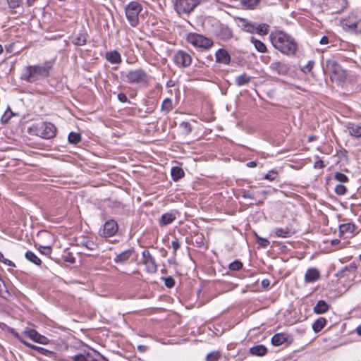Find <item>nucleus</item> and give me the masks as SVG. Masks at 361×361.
<instances>
[{
	"mask_svg": "<svg viewBox=\"0 0 361 361\" xmlns=\"http://www.w3.org/2000/svg\"><path fill=\"white\" fill-rule=\"evenodd\" d=\"M269 39L273 47L284 55L293 56L298 51V46L295 39L284 31L271 32Z\"/></svg>",
	"mask_w": 361,
	"mask_h": 361,
	"instance_id": "1",
	"label": "nucleus"
},
{
	"mask_svg": "<svg viewBox=\"0 0 361 361\" xmlns=\"http://www.w3.org/2000/svg\"><path fill=\"white\" fill-rule=\"evenodd\" d=\"M53 67L51 61H47L42 66L34 65L24 68L20 78L27 82H35L39 80L44 79L49 75L50 71Z\"/></svg>",
	"mask_w": 361,
	"mask_h": 361,
	"instance_id": "2",
	"label": "nucleus"
},
{
	"mask_svg": "<svg viewBox=\"0 0 361 361\" xmlns=\"http://www.w3.org/2000/svg\"><path fill=\"white\" fill-rule=\"evenodd\" d=\"M56 127L50 122L34 123L27 128L29 135L39 136L47 140L54 138L56 135Z\"/></svg>",
	"mask_w": 361,
	"mask_h": 361,
	"instance_id": "3",
	"label": "nucleus"
},
{
	"mask_svg": "<svg viewBox=\"0 0 361 361\" xmlns=\"http://www.w3.org/2000/svg\"><path fill=\"white\" fill-rule=\"evenodd\" d=\"M121 79L129 84H140L147 82L148 75L142 68L132 69L121 73Z\"/></svg>",
	"mask_w": 361,
	"mask_h": 361,
	"instance_id": "4",
	"label": "nucleus"
},
{
	"mask_svg": "<svg viewBox=\"0 0 361 361\" xmlns=\"http://www.w3.org/2000/svg\"><path fill=\"white\" fill-rule=\"evenodd\" d=\"M326 72L329 74L332 81L341 82L346 77L345 71L334 59H328L326 61Z\"/></svg>",
	"mask_w": 361,
	"mask_h": 361,
	"instance_id": "5",
	"label": "nucleus"
},
{
	"mask_svg": "<svg viewBox=\"0 0 361 361\" xmlns=\"http://www.w3.org/2000/svg\"><path fill=\"white\" fill-rule=\"evenodd\" d=\"M186 39L188 43L195 47L204 50L210 49L214 45V42L211 39L195 32L189 33Z\"/></svg>",
	"mask_w": 361,
	"mask_h": 361,
	"instance_id": "6",
	"label": "nucleus"
},
{
	"mask_svg": "<svg viewBox=\"0 0 361 361\" xmlns=\"http://www.w3.org/2000/svg\"><path fill=\"white\" fill-rule=\"evenodd\" d=\"M142 10L141 4L137 1H131L126 7V16L132 27H136L138 25L139 14Z\"/></svg>",
	"mask_w": 361,
	"mask_h": 361,
	"instance_id": "7",
	"label": "nucleus"
},
{
	"mask_svg": "<svg viewBox=\"0 0 361 361\" xmlns=\"http://www.w3.org/2000/svg\"><path fill=\"white\" fill-rule=\"evenodd\" d=\"M200 3V0H176L175 8L178 13H190Z\"/></svg>",
	"mask_w": 361,
	"mask_h": 361,
	"instance_id": "8",
	"label": "nucleus"
},
{
	"mask_svg": "<svg viewBox=\"0 0 361 361\" xmlns=\"http://www.w3.org/2000/svg\"><path fill=\"white\" fill-rule=\"evenodd\" d=\"M342 24L346 31L361 34V18H357L354 16H348L343 20Z\"/></svg>",
	"mask_w": 361,
	"mask_h": 361,
	"instance_id": "9",
	"label": "nucleus"
},
{
	"mask_svg": "<svg viewBox=\"0 0 361 361\" xmlns=\"http://www.w3.org/2000/svg\"><path fill=\"white\" fill-rule=\"evenodd\" d=\"M142 262L146 267L148 273L154 274L157 271L158 265L155 258L151 255L148 250H144L142 252Z\"/></svg>",
	"mask_w": 361,
	"mask_h": 361,
	"instance_id": "10",
	"label": "nucleus"
},
{
	"mask_svg": "<svg viewBox=\"0 0 361 361\" xmlns=\"http://www.w3.org/2000/svg\"><path fill=\"white\" fill-rule=\"evenodd\" d=\"M173 61L178 67L186 68L191 65L192 57L186 51L180 50L175 54Z\"/></svg>",
	"mask_w": 361,
	"mask_h": 361,
	"instance_id": "11",
	"label": "nucleus"
},
{
	"mask_svg": "<svg viewBox=\"0 0 361 361\" xmlns=\"http://www.w3.org/2000/svg\"><path fill=\"white\" fill-rule=\"evenodd\" d=\"M22 334L31 339L34 342L39 343L40 344H48L49 340L46 336L41 335L39 334L35 329L26 328L23 332Z\"/></svg>",
	"mask_w": 361,
	"mask_h": 361,
	"instance_id": "12",
	"label": "nucleus"
},
{
	"mask_svg": "<svg viewBox=\"0 0 361 361\" xmlns=\"http://www.w3.org/2000/svg\"><path fill=\"white\" fill-rule=\"evenodd\" d=\"M270 69L272 72L279 75H285L288 74L290 71V68L286 63L279 61H273L270 64Z\"/></svg>",
	"mask_w": 361,
	"mask_h": 361,
	"instance_id": "13",
	"label": "nucleus"
},
{
	"mask_svg": "<svg viewBox=\"0 0 361 361\" xmlns=\"http://www.w3.org/2000/svg\"><path fill=\"white\" fill-rule=\"evenodd\" d=\"M118 229V224L113 219L108 220L104 225L103 233L105 237L114 235Z\"/></svg>",
	"mask_w": 361,
	"mask_h": 361,
	"instance_id": "14",
	"label": "nucleus"
},
{
	"mask_svg": "<svg viewBox=\"0 0 361 361\" xmlns=\"http://www.w3.org/2000/svg\"><path fill=\"white\" fill-rule=\"evenodd\" d=\"M216 61L219 63L228 65L231 62V56L225 49H219L215 54Z\"/></svg>",
	"mask_w": 361,
	"mask_h": 361,
	"instance_id": "15",
	"label": "nucleus"
},
{
	"mask_svg": "<svg viewBox=\"0 0 361 361\" xmlns=\"http://www.w3.org/2000/svg\"><path fill=\"white\" fill-rule=\"evenodd\" d=\"M238 25L243 31L251 34L255 33V23H252L245 18H239Z\"/></svg>",
	"mask_w": 361,
	"mask_h": 361,
	"instance_id": "16",
	"label": "nucleus"
},
{
	"mask_svg": "<svg viewBox=\"0 0 361 361\" xmlns=\"http://www.w3.org/2000/svg\"><path fill=\"white\" fill-rule=\"evenodd\" d=\"M134 253V249L130 248L117 254L114 259L116 264H123L129 260Z\"/></svg>",
	"mask_w": 361,
	"mask_h": 361,
	"instance_id": "17",
	"label": "nucleus"
},
{
	"mask_svg": "<svg viewBox=\"0 0 361 361\" xmlns=\"http://www.w3.org/2000/svg\"><path fill=\"white\" fill-rule=\"evenodd\" d=\"M320 273L316 268H310L305 274V281L306 283H313L319 279Z\"/></svg>",
	"mask_w": 361,
	"mask_h": 361,
	"instance_id": "18",
	"label": "nucleus"
},
{
	"mask_svg": "<svg viewBox=\"0 0 361 361\" xmlns=\"http://www.w3.org/2000/svg\"><path fill=\"white\" fill-rule=\"evenodd\" d=\"M346 128L350 135L355 137H361V124L356 123H348Z\"/></svg>",
	"mask_w": 361,
	"mask_h": 361,
	"instance_id": "19",
	"label": "nucleus"
},
{
	"mask_svg": "<svg viewBox=\"0 0 361 361\" xmlns=\"http://www.w3.org/2000/svg\"><path fill=\"white\" fill-rule=\"evenodd\" d=\"M357 267L355 263H351L344 268H343L341 271H339L336 276L340 278L348 277V274H355Z\"/></svg>",
	"mask_w": 361,
	"mask_h": 361,
	"instance_id": "20",
	"label": "nucleus"
},
{
	"mask_svg": "<svg viewBox=\"0 0 361 361\" xmlns=\"http://www.w3.org/2000/svg\"><path fill=\"white\" fill-rule=\"evenodd\" d=\"M106 59L112 64H119L122 61L121 56L120 53L116 50L106 52Z\"/></svg>",
	"mask_w": 361,
	"mask_h": 361,
	"instance_id": "21",
	"label": "nucleus"
},
{
	"mask_svg": "<svg viewBox=\"0 0 361 361\" xmlns=\"http://www.w3.org/2000/svg\"><path fill=\"white\" fill-rule=\"evenodd\" d=\"M176 214L173 212L164 213L161 215L159 221V224L161 226H166L171 224L176 219Z\"/></svg>",
	"mask_w": 361,
	"mask_h": 361,
	"instance_id": "22",
	"label": "nucleus"
},
{
	"mask_svg": "<svg viewBox=\"0 0 361 361\" xmlns=\"http://www.w3.org/2000/svg\"><path fill=\"white\" fill-rule=\"evenodd\" d=\"M330 306L323 300L317 302L314 307V312L320 314L326 312L329 310Z\"/></svg>",
	"mask_w": 361,
	"mask_h": 361,
	"instance_id": "23",
	"label": "nucleus"
},
{
	"mask_svg": "<svg viewBox=\"0 0 361 361\" xmlns=\"http://www.w3.org/2000/svg\"><path fill=\"white\" fill-rule=\"evenodd\" d=\"M249 352L252 355L264 356L267 353V348L264 345H257L250 348Z\"/></svg>",
	"mask_w": 361,
	"mask_h": 361,
	"instance_id": "24",
	"label": "nucleus"
},
{
	"mask_svg": "<svg viewBox=\"0 0 361 361\" xmlns=\"http://www.w3.org/2000/svg\"><path fill=\"white\" fill-rule=\"evenodd\" d=\"M275 234L278 237L281 238H288L295 233L290 228H276L274 231Z\"/></svg>",
	"mask_w": 361,
	"mask_h": 361,
	"instance_id": "25",
	"label": "nucleus"
},
{
	"mask_svg": "<svg viewBox=\"0 0 361 361\" xmlns=\"http://www.w3.org/2000/svg\"><path fill=\"white\" fill-rule=\"evenodd\" d=\"M23 344L25 345L30 348L31 349H33V350L37 351L38 353H39L40 354L44 355L51 356L54 354V353L53 351H51L49 350L45 349V348L39 347V346L35 345L33 344H31V343L27 342L26 341H23Z\"/></svg>",
	"mask_w": 361,
	"mask_h": 361,
	"instance_id": "26",
	"label": "nucleus"
},
{
	"mask_svg": "<svg viewBox=\"0 0 361 361\" xmlns=\"http://www.w3.org/2000/svg\"><path fill=\"white\" fill-rule=\"evenodd\" d=\"M87 35L85 32L78 33L73 39L72 42L76 46H83L87 42Z\"/></svg>",
	"mask_w": 361,
	"mask_h": 361,
	"instance_id": "27",
	"label": "nucleus"
},
{
	"mask_svg": "<svg viewBox=\"0 0 361 361\" xmlns=\"http://www.w3.org/2000/svg\"><path fill=\"white\" fill-rule=\"evenodd\" d=\"M355 226L353 224L347 223L339 226L340 235L352 234L355 231Z\"/></svg>",
	"mask_w": 361,
	"mask_h": 361,
	"instance_id": "28",
	"label": "nucleus"
},
{
	"mask_svg": "<svg viewBox=\"0 0 361 361\" xmlns=\"http://www.w3.org/2000/svg\"><path fill=\"white\" fill-rule=\"evenodd\" d=\"M286 335L283 333L275 334L271 338V343L274 346H279L286 341Z\"/></svg>",
	"mask_w": 361,
	"mask_h": 361,
	"instance_id": "29",
	"label": "nucleus"
},
{
	"mask_svg": "<svg viewBox=\"0 0 361 361\" xmlns=\"http://www.w3.org/2000/svg\"><path fill=\"white\" fill-rule=\"evenodd\" d=\"M269 25L267 23H256L255 33L259 35H267L269 32Z\"/></svg>",
	"mask_w": 361,
	"mask_h": 361,
	"instance_id": "30",
	"label": "nucleus"
},
{
	"mask_svg": "<svg viewBox=\"0 0 361 361\" xmlns=\"http://www.w3.org/2000/svg\"><path fill=\"white\" fill-rule=\"evenodd\" d=\"M326 319L324 317L318 318L312 324V329L315 333L319 332L326 325Z\"/></svg>",
	"mask_w": 361,
	"mask_h": 361,
	"instance_id": "31",
	"label": "nucleus"
},
{
	"mask_svg": "<svg viewBox=\"0 0 361 361\" xmlns=\"http://www.w3.org/2000/svg\"><path fill=\"white\" fill-rule=\"evenodd\" d=\"M251 80V77L246 73L241 74L236 77L235 85L238 86H243L248 84Z\"/></svg>",
	"mask_w": 361,
	"mask_h": 361,
	"instance_id": "32",
	"label": "nucleus"
},
{
	"mask_svg": "<svg viewBox=\"0 0 361 361\" xmlns=\"http://www.w3.org/2000/svg\"><path fill=\"white\" fill-rule=\"evenodd\" d=\"M251 42L253 44L256 50L260 53H265L267 51L266 45L259 39H255L254 37H251Z\"/></svg>",
	"mask_w": 361,
	"mask_h": 361,
	"instance_id": "33",
	"label": "nucleus"
},
{
	"mask_svg": "<svg viewBox=\"0 0 361 361\" xmlns=\"http://www.w3.org/2000/svg\"><path fill=\"white\" fill-rule=\"evenodd\" d=\"M171 175L172 177V179L175 181L179 180L184 176V171L183 170L178 167V166H174L171 168Z\"/></svg>",
	"mask_w": 361,
	"mask_h": 361,
	"instance_id": "34",
	"label": "nucleus"
},
{
	"mask_svg": "<svg viewBox=\"0 0 361 361\" xmlns=\"http://www.w3.org/2000/svg\"><path fill=\"white\" fill-rule=\"evenodd\" d=\"M25 256L28 261L36 265L39 266L42 263L41 259L32 251H27Z\"/></svg>",
	"mask_w": 361,
	"mask_h": 361,
	"instance_id": "35",
	"label": "nucleus"
},
{
	"mask_svg": "<svg viewBox=\"0 0 361 361\" xmlns=\"http://www.w3.org/2000/svg\"><path fill=\"white\" fill-rule=\"evenodd\" d=\"M173 109V102L170 98L165 99L161 104V110L166 113L170 112Z\"/></svg>",
	"mask_w": 361,
	"mask_h": 361,
	"instance_id": "36",
	"label": "nucleus"
},
{
	"mask_svg": "<svg viewBox=\"0 0 361 361\" xmlns=\"http://www.w3.org/2000/svg\"><path fill=\"white\" fill-rule=\"evenodd\" d=\"M260 0H241V4L246 8L253 9L259 3Z\"/></svg>",
	"mask_w": 361,
	"mask_h": 361,
	"instance_id": "37",
	"label": "nucleus"
},
{
	"mask_svg": "<svg viewBox=\"0 0 361 361\" xmlns=\"http://www.w3.org/2000/svg\"><path fill=\"white\" fill-rule=\"evenodd\" d=\"M68 140L71 144H78L81 140V135L80 133L71 132L68 136Z\"/></svg>",
	"mask_w": 361,
	"mask_h": 361,
	"instance_id": "38",
	"label": "nucleus"
},
{
	"mask_svg": "<svg viewBox=\"0 0 361 361\" xmlns=\"http://www.w3.org/2000/svg\"><path fill=\"white\" fill-rule=\"evenodd\" d=\"M81 245L89 250H95L97 248V245L94 241L90 240H83Z\"/></svg>",
	"mask_w": 361,
	"mask_h": 361,
	"instance_id": "39",
	"label": "nucleus"
},
{
	"mask_svg": "<svg viewBox=\"0 0 361 361\" xmlns=\"http://www.w3.org/2000/svg\"><path fill=\"white\" fill-rule=\"evenodd\" d=\"M243 267V263L239 260H235L228 265V269L231 271H238Z\"/></svg>",
	"mask_w": 361,
	"mask_h": 361,
	"instance_id": "40",
	"label": "nucleus"
},
{
	"mask_svg": "<svg viewBox=\"0 0 361 361\" xmlns=\"http://www.w3.org/2000/svg\"><path fill=\"white\" fill-rule=\"evenodd\" d=\"M221 357V355L219 351L211 352L207 354L206 357L207 361H216Z\"/></svg>",
	"mask_w": 361,
	"mask_h": 361,
	"instance_id": "41",
	"label": "nucleus"
},
{
	"mask_svg": "<svg viewBox=\"0 0 361 361\" xmlns=\"http://www.w3.org/2000/svg\"><path fill=\"white\" fill-rule=\"evenodd\" d=\"M334 192L339 196L344 195L347 192V188L342 184H338L335 186Z\"/></svg>",
	"mask_w": 361,
	"mask_h": 361,
	"instance_id": "42",
	"label": "nucleus"
},
{
	"mask_svg": "<svg viewBox=\"0 0 361 361\" xmlns=\"http://www.w3.org/2000/svg\"><path fill=\"white\" fill-rule=\"evenodd\" d=\"M334 178L336 180L341 183H347L349 180L348 176L341 172H336Z\"/></svg>",
	"mask_w": 361,
	"mask_h": 361,
	"instance_id": "43",
	"label": "nucleus"
},
{
	"mask_svg": "<svg viewBox=\"0 0 361 361\" xmlns=\"http://www.w3.org/2000/svg\"><path fill=\"white\" fill-rule=\"evenodd\" d=\"M162 279L164 281V285L169 288H173L175 286V280L171 276L164 277Z\"/></svg>",
	"mask_w": 361,
	"mask_h": 361,
	"instance_id": "44",
	"label": "nucleus"
},
{
	"mask_svg": "<svg viewBox=\"0 0 361 361\" xmlns=\"http://www.w3.org/2000/svg\"><path fill=\"white\" fill-rule=\"evenodd\" d=\"M255 236L257 243L262 247H267L269 245L270 243L267 239L259 236L257 233H255Z\"/></svg>",
	"mask_w": 361,
	"mask_h": 361,
	"instance_id": "45",
	"label": "nucleus"
},
{
	"mask_svg": "<svg viewBox=\"0 0 361 361\" xmlns=\"http://www.w3.org/2000/svg\"><path fill=\"white\" fill-rule=\"evenodd\" d=\"M0 261L7 266L12 267H16L15 264L11 260L8 259L4 257V256L1 252H0Z\"/></svg>",
	"mask_w": 361,
	"mask_h": 361,
	"instance_id": "46",
	"label": "nucleus"
},
{
	"mask_svg": "<svg viewBox=\"0 0 361 361\" xmlns=\"http://www.w3.org/2000/svg\"><path fill=\"white\" fill-rule=\"evenodd\" d=\"M314 65V61H309L302 68V71L305 73H310L312 70Z\"/></svg>",
	"mask_w": 361,
	"mask_h": 361,
	"instance_id": "47",
	"label": "nucleus"
},
{
	"mask_svg": "<svg viewBox=\"0 0 361 361\" xmlns=\"http://www.w3.org/2000/svg\"><path fill=\"white\" fill-rule=\"evenodd\" d=\"M180 126L183 128V130L185 134L190 133V132L192 130V127H191V125L190 123L182 122Z\"/></svg>",
	"mask_w": 361,
	"mask_h": 361,
	"instance_id": "48",
	"label": "nucleus"
},
{
	"mask_svg": "<svg viewBox=\"0 0 361 361\" xmlns=\"http://www.w3.org/2000/svg\"><path fill=\"white\" fill-rule=\"evenodd\" d=\"M39 251L43 255H49L52 249L51 246H39Z\"/></svg>",
	"mask_w": 361,
	"mask_h": 361,
	"instance_id": "49",
	"label": "nucleus"
},
{
	"mask_svg": "<svg viewBox=\"0 0 361 361\" xmlns=\"http://www.w3.org/2000/svg\"><path fill=\"white\" fill-rule=\"evenodd\" d=\"M8 5L11 8L19 7L21 0H7Z\"/></svg>",
	"mask_w": 361,
	"mask_h": 361,
	"instance_id": "50",
	"label": "nucleus"
},
{
	"mask_svg": "<svg viewBox=\"0 0 361 361\" xmlns=\"http://www.w3.org/2000/svg\"><path fill=\"white\" fill-rule=\"evenodd\" d=\"M277 176V173L274 171H270L264 176V178L269 180H274Z\"/></svg>",
	"mask_w": 361,
	"mask_h": 361,
	"instance_id": "51",
	"label": "nucleus"
},
{
	"mask_svg": "<svg viewBox=\"0 0 361 361\" xmlns=\"http://www.w3.org/2000/svg\"><path fill=\"white\" fill-rule=\"evenodd\" d=\"M9 332L11 334H12L13 335V336L15 338H16L20 342H21L22 343H23V341H25L22 337L18 333L16 332L12 328H10L9 329Z\"/></svg>",
	"mask_w": 361,
	"mask_h": 361,
	"instance_id": "52",
	"label": "nucleus"
},
{
	"mask_svg": "<svg viewBox=\"0 0 361 361\" xmlns=\"http://www.w3.org/2000/svg\"><path fill=\"white\" fill-rule=\"evenodd\" d=\"M171 246L173 249V252H174V254H176V251L180 248V245L179 243V241H178V238H175V240H173L172 242H171Z\"/></svg>",
	"mask_w": 361,
	"mask_h": 361,
	"instance_id": "53",
	"label": "nucleus"
},
{
	"mask_svg": "<svg viewBox=\"0 0 361 361\" xmlns=\"http://www.w3.org/2000/svg\"><path fill=\"white\" fill-rule=\"evenodd\" d=\"M73 360L74 361H88L87 357L82 354H78L73 356Z\"/></svg>",
	"mask_w": 361,
	"mask_h": 361,
	"instance_id": "54",
	"label": "nucleus"
},
{
	"mask_svg": "<svg viewBox=\"0 0 361 361\" xmlns=\"http://www.w3.org/2000/svg\"><path fill=\"white\" fill-rule=\"evenodd\" d=\"M242 197L243 198H250L253 200L255 198L254 195L248 191L243 190L242 192Z\"/></svg>",
	"mask_w": 361,
	"mask_h": 361,
	"instance_id": "55",
	"label": "nucleus"
},
{
	"mask_svg": "<svg viewBox=\"0 0 361 361\" xmlns=\"http://www.w3.org/2000/svg\"><path fill=\"white\" fill-rule=\"evenodd\" d=\"M314 166L316 169H322L324 168L325 165L322 160L319 159L317 161H315Z\"/></svg>",
	"mask_w": 361,
	"mask_h": 361,
	"instance_id": "56",
	"label": "nucleus"
},
{
	"mask_svg": "<svg viewBox=\"0 0 361 361\" xmlns=\"http://www.w3.org/2000/svg\"><path fill=\"white\" fill-rule=\"evenodd\" d=\"M118 99L122 103L128 102V97L124 93H119L118 94Z\"/></svg>",
	"mask_w": 361,
	"mask_h": 361,
	"instance_id": "57",
	"label": "nucleus"
},
{
	"mask_svg": "<svg viewBox=\"0 0 361 361\" xmlns=\"http://www.w3.org/2000/svg\"><path fill=\"white\" fill-rule=\"evenodd\" d=\"M270 285V281L269 279H263L262 281V287L264 288H267Z\"/></svg>",
	"mask_w": 361,
	"mask_h": 361,
	"instance_id": "58",
	"label": "nucleus"
},
{
	"mask_svg": "<svg viewBox=\"0 0 361 361\" xmlns=\"http://www.w3.org/2000/svg\"><path fill=\"white\" fill-rule=\"evenodd\" d=\"M319 43H320L321 44H328V43H329V38H328V37H326V36H323V37L321 38Z\"/></svg>",
	"mask_w": 361,
	"mask_h": 361,
	"instance_id": "59",
	"label": "nucleus"
},
{
	"mask_svg": "<svg viewBox=\"0 0 361 361\" xmlns=\"http://www.w3.org/2000/svg\"><path fill=\"white\" fill-rule=\"evenodd\" d=\"M147 349V347L144 345H140L137 346V350L141 353H145Z\"/></svg>",
	"mask_w": 361,
	"mask_h": 361,
	"instance_id": "60",
	"label": "nucleus"
},
{
	"mask_svg": "<svg viewBox=\"0 0 361 361\" xmlns=\"http://www.w3.org/2000/svg\"><path fill=\"white\" fill-rule=\"evenodd\" d=\"M66 261L69 263L74 264L75 262V259L73 257H70L66 258Z\"/></svg>",
	"mask_w": 361,
	"mask_h": 361,
	"instance_id": "61",
	"label": "nucleus"
},
{
	"mask_svg": "<svg viewBox=\"0 0 361 361\" xmlns=\"http://www.w3.org/2000/svg\"><path fill=\"white\" fill-rule=\"evenodd\" d=\"M340 243V240L338 239H334L331 241V244L332 245H338Z\"/></svg>",
	"mask_w": 361,
	"mask_h": 361,
	"instance_id": "62",
	"label": "nucleus"
},
{
	"mask_svg": "<svg viewBox=\"0 0 361 361\" xmlns=\"http://www.w3.org/2000/svg\"><path fill=\"white\" fill-rule=\"evenodd\" d=\"M356 332L359 336H361V326L357 327Z\"/></svg>",
	"mask_w": 361,
	"mask_h": 361,
	"instance_id": "63",
	"label": "nucleus"
},
{
	"mask_svg": "<svg viewBox=\"0 0 361 361\" xmlns=\"http://www.w3.org/2000/svg\"><path fill=\"white\" fill-rule=\"evenodd\" d=\"M247 165L250 167H252V166H255L256 164L255 161H250V162H248Z\"/></svg>",
	"mask_w": 361,
	"mask_h": 361,
	"instance_id": "64",
	"label": "nucleus"
}]
</instances>
